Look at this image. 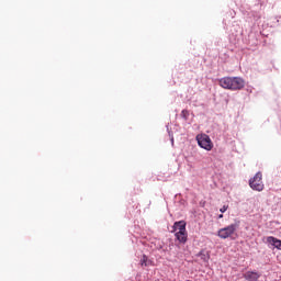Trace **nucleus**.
Masks as SVG:
<instances>
[{"instance_id": "12", "label": "nucleus", "mask_w": 281, "mask_h": 281, "mask_svg": "<svg viewBox=\"0 0 281 281\" xmlns=\"http://www.w3.org/2000/svg\"><path fill=\"white\" fill-rule=\"evenodd\" d=\"M200 256L202 257L203 260L207 261L210 257H205V255H203V252H200Z\"/></svg>"}, {"instance_id": "2", "label": "nucleus", "mask_w": 281, "mask_h": 281, "mask_svg": "<svg viewBox=\"0 0 281 281\" xmlns=\"http://www.w3.org/2000/svg\"><path fill=\"white\" fill-rule=\"evenodd\" d=\"M236 229H238V224H231L224 228H221L218 232H217V236L220 238H223L224 240L226 238H236L237 235L236 234Z\"/></svg>"}, {"instance_id": "8", "label": "nucleus", "mask_w": 281, "mask_h": 281, "mask_svg": "<svg viewBox=\"0 0 281 281\" xmlns=\"http://www.w3.org/2000/svg\"><path fill=\"white\" fill-rule=\"evenodd\" d=\"M175 232H186V221H179L173 224Z\"/></svg>"}, {"instance_id": "9", "label": "nucleus", "mask_w": 281, "mask_h": 281, "mask_svg": "<svg viewBox=\"0 0 281 281\" xmlns=\"http://www.w3.org/2000/svg\"><path fill=\"white\" fill-rule=\"evenodd\" d=\"M181 117H183V120H188V117H190V112L188 110H182Z\"/></svg>"}, {"instance_id": "3", "label": "nucleus", "mask_w": 281, "mask_h": 281, "mask_svg": "<svg viewBox=\"0 0 281 281\" xmlns=\"http://www.w3.org/2000/svg\"><path fill=\"white\" fill-rule=\"evenodd\" d=\"M251 190L256 192H262L265 190V183L262 182V172H257L254 178L249 180Z\"/></svg>"}, {"instance_id": "6", "label": "nucleus", "mask_w": 281, "mask_h": 281, "mask_svg": "<svg viewBox=\"0 0 281 281\" xmlns=\"http://www.w3.org/2000/svg\"><path fill=\"white\" fill-rule=\"evenodd\" d=\"M267 241L270 244V245H273V247H276V249H279L281 250V240L273 237V236H270L268 237Z\"/></svg>"}, {"instance_id": "10", "label": "nucleus", "mask_w": 281, "mask_h": 281, "mask_svg": "<svg viewBox=\"0 0 281 281\" xmlns=\"http://www.w3.org/2000/svg\"><path fill=\"white\" fill-rule=\"evenodd\" d=\"M148 261V257H146V255L143 256V259L140 260V265L142 267H146L147 266V262Z\"/></svg>"}, {"instance_id": "7", "label": "nucleus", "mask_w": 281, "mask_h": 281, "mask_svg": "<svg viewBox=\"0 0 281 281\" xmlns=\"http://www.w3.org/2000/svg\"><path fill=\"white\" fill-rule=\"evenodd\" d=\"M176 238L179 243H187L188 241V232H176Z\"/></svg>"}, {"instance_id": "13", "label": "nucleus", "mask_w": 281, "mask_h": 281, "mask_svg": "<svg viewBox=\"0 0 281 281\" xmlns=\"http://www.w3.org/2000/svg\"><path fill=\"white\" fill-rule=\"evenodd\" d=\"M218 218H223V214H220V215H218Z\"/></svg>"}, {"instance_id": "5", "label": "nucleus", "mask_w": 281, "mask_h": 281, "mask_svg": "<svg viewBox=\"0 0 281 281\" xmlns=\"http://www.w3.org/2000/svg\"><path fill=\"white\" fill-rule=\"evenodd\" d=\"M244 278L247 281H258L260 280V273L256 271H247L246 273H244Z\"/></svg>"}, {"instance_id": "11", "label": "nucleus", "mask_w": 281, "mask_h": 281, "mask_svg": "<svg viewBox=\"0 0 281 281\" xmlns=\"http://www.w3.org/2000/svg\"><path fill=\"white\" fill-rule=\"evenodd\" d=\"M228 207H229L228 205H224L222 209H220V212L224 214V212H227Z\"/></svg>"}, {"instance_id": "1", "label": "nucleus", "mask_w": 281, "mask_h": 281, "mask_svg": "<svg viewBox=\"0 0 281 281\" xmlns=\"http://www.w3.org/2000/svg\"><path fill=\"white\" fill-rule=\"evenodd\" d=\"M218 85L222 89L228 91H240L245 89V79L240 77H223L218 79Z\"/></svg>"}, {"instance_id": "4", "label": "nucleus", "mask_w": 281, "mask_h": 281, "mask_svg": "<svg viewBox=\"0 0 281 281\" xmlns=\"http://www.w3.org/2000/svg\"><path fill=\"white\" fill-rule=\"evenodd\" d=\"M196 142L199 147L204 148V150H212L214 148V143H212V138H210L207 134H199Z\"/></svg>"}]
</instances>
